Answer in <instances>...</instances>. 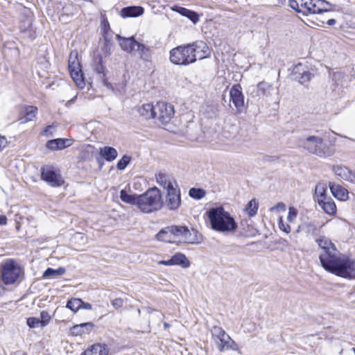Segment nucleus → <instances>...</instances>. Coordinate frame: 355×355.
Segmentation results:
<instances>
[{
	"label": "nucleus",
	"mask_w": 355,
	"mask_h": 355,
	"mask_svg": "<svg viewBox=\"0 0 355 355\" xmlns=\"http://www.w3.org/2000/svg\"><path fill=\"white\" fill-rule=\"evenodd\" d=\"M207 216L211 228L217 232H232L238 227L234 218L223 207L210 209L207 211Z\"/></svg>",
	"instance_id": "nucleus-1"
},
{
	"label": "nucleus",
	"mask_w": 355,
	"mask_h": 355,
	"mask_svg": "<svg viewBox=\"0 0 355 355\" xmlns=\"http://www.w3.org/2000/svg\"><path fill=\"white\" fill-rule=\"evenodd\" d=\"M315 241L322 250L319 255L321 266L327 270L340 253L331 241L325 236L315 238Z\"/></svg>",
	"instance_id": "nucleus-2"
},
{
	"label": "nucleus",
	"mask_w": 355,
	"mask_h": 355,
	"mask_svg": "<svg viewBox=\"0 0 355 355\" xmlns=\"http://www.w3.org/2000/svg\"><path fill=\"white\" fill-rule=\"evenodd\" d=\"M137 207L145 213L157 211L162 207V195L159 189L153 187L144 193L138 196Z\"/></svg>",
	"instance_id": "nucleus-3"
},
{
	"label": "nucleus",
	"mask_w": 355,
	"mask_h": 355,
	"mask_svg": "<svg viewBox=\"0 0 355 355\" xmlns=\"http://www.w3.org/2000/svg\"><path fill=\"white\" fill-rule=\"evenodd\" d=\"M300 146L309 153L323 158L330 157L334 153V150L324 142L322 137L317 136H309L302 140Z\"/></svg>",
	"instance_id": "nucleus-4"
},
{
	"label": "nucleus",
	"mask_w": 355,
	"mask_h": 355,
	"mask_svg": "<svg viewBox=\"0 0 355 355\" xmlns=\"http://www.w3.org/2000/svg\"><path fill=\"white\" fill-rule=\"evenodd\" d=\"M327 271L343 278L355 279V259L340 254Z\"/></svg>",
	"instance_id": "nucleus-5"
},
{
	"label": "nucleus",
	"mask_w": 355,
	"mask_h": 355,
	"mask_svg": "<svg viewBox=\"0 0 355 355\" xmlns=\"http://www.w3.org/2000/svg\"><path fill=\"white\" fill-rule=\"evenodd\" d=\"M211 337L219 352L233 350L241 354L238 344L219 326L211 329Z\"/></svg>",
	"instance_id": "nucleus-6"
},
{
	"label": "nucleus",
	"mask_w": 355,
	"mask_h": 355,
	"mask_svg": "<svg viewBox=\"0 0 355 355\" xmlns=\"http://www.w3.org/2000/svg\"><path fill=\"white\" fill-rule=\"evenodd\" d=\"M189 44L180 45L170 51V61L177 65H188L195 62V58L192 54Z\"/></svg>",
	"instance_id": "nucleus-7"
},
{
	"label": "nucleus",
	"mask_w": 355,
	"mask_h": 355,
	"mask_svg": "<svg viewBox=\"0 0 355 355\" xmlns=\"http://www.w3.org/2000/svg\"><path fill=\"white\" fill-rule=\"evenodd\" d=\"M21 274V268L12 260L3 263L0 268V276L3 282L6 285L14 284Z\"/></svg>",
	"instance_id": "nucleus-8"
},
{
	"label": "nucleus",
	"mask_w": 355,
	"mask_h": 355,
	"mask_svg": "<svg viewBox=\"0 0 355 355\" xmlns=\"http://www.w3.org/2000/svg\"><path fill=\"white\" fill-rule=\"evenodd\" d=\"M175 110L173 105L160 101L155 105V122L158 125H166L174 116Z\"/></svg>",
	"instance_id": "nucleus-9"
},
{
	"label": "nucleus",
	"mask_w": 355,
	"mask_h": 355,
	"mask_svg": "<svg viewBox=\"0 0 355 355\" xmlns=\"http://www.w3.org/2000/svg\"><path fill=\"white\" fill-rule=\"evenodd\" d=\"M273 89L272 84L261 81L256 86L250 87V97L256 101H268L271 98Z\"/></svg>",
	"instance_id": "nucleus-10"
},
{
	"label": "nucleus",
	"mask_w": 355,
	"mask_h": 355,
	"mask_svg": "<svg viewBox=\"0 0 355 355\" xmlns=\"http://www.w3.org/2000/svg\"><path fill=\"white\" fill-rule=\"evenodd\" d=\"M171 232L174 239L177 242H184L188 243H198V239L196 236L197 231L192 230L190 231L187 226L182 225H171Z\"/></svg>",
	"instance_id": "nucleus-11"
},
{
	"label": "nucleus",
	"mask_w": 355,
	"mask_h": 355,
	"mask_svg": "<svg viewBox=\"0 0 355 355\" xmlns=\"http://www.w3.org/2000/svg\"><path fill=\"white\" fill-rule=\"evenodd\" d=\"M42 179L53 187L62 186L64 181L60 172L53 166H45L42 168Z\"/></svg>",
	"instance_id": "nucleus-12"
},
{
	"label": "nucleus",
	"mask_w": 355,
	"mask_h": 355,
	"mask_svg": "<svg viewBox=\"0 0 355 355\" xmlns=\"http://www.w3.org/2000/svg\"><path fill=\"white\" fill-rule=\"evenodd\" d=\"M164 205L169 210H176L181 205L180 191L175 185V187H171L166 191Z\"/></svg>",
	"instance_id": "nucleus-13"
},
{
	"label": "nucleus",
	"mask_w": 355,
	"mask_h": 355,
	"mask_svg": "<svg viewBox=\"0 0 355 355\" xmlns=\"http://www.w3.org/2000/svg\"><path fill=\"white\" fill-rule=\"evenodd\" d=\"M191 47L192 54L195 58V62L198 60L209 58L211 55V51L208 45L203 41H196L189 44Z\"/></svg>",
	"instance_id": "nucleus-14"
},
{
	"label": "nucleus",
	"mask_w": 355,
	"mask_h": 355,
	"mask_svg": "<svg viewBox=\"0 0 355 355\" xmlns=\"http://www.w3.org/2000/svg\"><path fill=\"white\" fill-rule=\"evenodd\" d=\"M230 101L232 102L238 112H243L244 108V96L240 85H234L230 91Z\"/></svg>",
	"instance_id": "nucleus-15"
},
{
	"label": "nucleus",
	"mask_w": 355,
	"mask_h": 355,
	"mask_svg": "<svg viewBox=\"0 0 355 355\" xmlns=\"http://www.w3.org/2000/svg\"><path fill=\"white\" fill-rule=\"evenodd\" d=\"M335 175L340 180L355 184V172L343 165H336L332 167Z\"/></svg>",
	"instance_id": "nucleus-16"
},
{
	"label": "nucleus",
	"mask_w": 355,
	"mask_h": 355,
	"mask_svg": "<svg viewBox=\"0 0 355 355\" xmlns=\"http://www.w3.org/2000/svg\"><path fill=\"white\" fill-rule=\"evenodd\" d=\"M294 78L300 84L306 85L311 79L312 74L302 64H297L293 69Z\"/></svg>",
	"instance_id": "nucleus-17"
},
{
	"label": "nucleus",
	"mask_w": 355,
	"mask_h": 355,
	"mask_svg": "<svg viewBox=\"0 0 355 355\" xmlns=\"http://www.w3.org/2000/svg\"><path fill=\"white\" fill-rule=\"evenodd\" d=\"M116 38L119 41V45L123 51L128 53H132L136 51L139 42L135 40L134 37H123L116 35Z\"/></svg>",
	"instance_id": "nucleus-18"
},
{
	"label": "nucleus",
	"mask_w": 355,
	"mask_h": 355,
	"mask_svg": "<svg viewBox=\"0 0 355 355\" xmlns=\"http://www.w3.org/2000/svg\"><path fill=\"white\" fill-rule=\"evenodd\" d=\"M72 144V140L68 139H55L46 142V146L51 150H62L70 146Z\"/></svg>",
	"instance_id": "nucleus-19"
},
{
	"label": "nucleus",
	"mask_w": 355,
	"mask_h": 355,
	"mask_svg": "<svg viewBox=\"0 0 355 355\" xmlns=\"http://www.w3.org/2000/svg\"><path fill=\"white\" fill-rule=\"evenodd\" d=\"M93 327L94 324L92 322H85L80 324H76L70 329V334L73 336L88 334L92 331Z\"/></svg>",
	"instance_id": "nucleus-20"
},
{
	"label": "nucleus",
	"mask_w": 355,
	"mask_h": 355,
	"mask_svg": "<svg viewBox=\"0 0 355 355\" xmlns=\"http://www.w3.org/2000/svg\"><path fill=\"white\" fill-rule=\"evenodd\" d=\"M329 189L332 195L339 200H347L348 199V191L339 184L329 182Z\"/></svg>",
	"instance_id": "nucleus-21"
},
{
	"label": "nucleus",
	"mask_w": 355,
	"mask_h": 355,
	"mask_svg": "<svg viewBox=\"0 0 355 355\" xmlns=\"http://www.w3.org/2000/svg\"><path fill=\"white\" fill-rule=\"evenodd\" d=\"M144 9L141 6H127L123 8L120 11V15L123 18L137 17L143 15Z\"/></svg>",
	"instance_id": "nucleus-22"
},
{
	"label": "nucleus",
	"mask_w": 355,
	"mask_h": 355,
	"mask_svg": "<svg viewBox=\"0 0 355 355\" xmlns=\"http://www.w3.org/2000/svg\"><path fill=\"white\" fill-rule=\"evenodd\" d=\"M95 71L99 76L100 79L101 80L103 84L109 89H110L112 92H113L115 94H119V91L115 90L113 87L112 85L107 82V79L105 78V69L104 67L102 64V59L99 58V60L98 62V64L96 65Z\"/></svg>",
	"instance_id": "nucleus-23"
},
{
	"label": "nucleus",
	"mask_w": 355,
	"mask_h": 355,
	"mask_svg": "<svg viewBox=\"0 0 355 355\" xmlns=\"http://www.w3.org/2000/svg\"><path fill=\"white\" fill-rule=\"evenodd\" d=\"M138 112L145 119H153L155 120V105L151 103L144 104L139 107Z\"/></svg>",
	"instance_id": "nucleus-24"
},
{
	"label": "nucleus",
	"mask_w": 355,
	"mask_h": 355,
	"mask_svg": "<svg viewBox=\"0 0 355 355\" xmlns=\"http://www.w3.org/2000/svg\"><path fill=\"white\" fill-rule=\"evenodd\" d=\"M20 30L24 38L32 41L36 37V31L32 26V21L31 19L26 20L24 22V25L21 24Z\"/></svg>",
	"instance_id": "nucleus-25"
},
{
	"label": "nucleus",
	"mask_w": 355,
	"mask_h": 355,
	"mask_svg": "<svg viewBox=\"0 0 355 355\" xmlns=\"http://www.w3.org/2000/svg\"><path fill=\"white\" fill-rule=\"evenodd\" d=\"M173 11H175L180 14L182 16L186 17L189 19L193 24H196L199 21L198 15L191 10H189L186 8L180 7L178 6H175L172 8Z\"/></svg>",
	"instance_id": "nucleus-26"
},
{
	"label": "nucleus",
	"mask_w": 355,
	"mask_h": 355,
	"mask_svg": "<svg viewBox=\"0 0 355 355\" xmlns=\"http://www.w3.org/2000/svg\"><path fill=\"white\" fill-rule=\"evenodd\" d=\"M171 230V226L166 227L162 229L157 234L156 238L158 241L174 243H177V241L174 239L173 233Z\"/></svg>",
	"instance_id": "nucleus-27"
},
{
	"label": "nucleus",
	"mask_w": 355,
	"mask_h": 355,
	"mask_svg": "<svg viewBox=\"0 0 355 355\" xmlns=\"http://www.w3.org/2000/svg\"><path fill=\"white\" fill-rule=\"evenodd\" d=\"M99 155L107 162H112L118 156L117 150L111 146H104L100 148Z\"/></svg>",
	"instance_id": "nucleus-28"
},
{
	"label": "nucleus",
	"mask_w": 355,
	"mask_h": 355,
	"mask_svg": "<svg viewBox=\"0 0 355 355\" xmlns=\"http://www.w3.org/2000/svg\"><path fill=\"white\" fill-rule=\"evenodd\" d=\"M156 180L157 183L163 187L166 191H168L171 187H175V182H173L169 175L167 174L159 172L156 175Z\"/></svg>",
	"instance_id": "nucleus-29"
},
{
	"label": "nucleus",
	"mask_w": 355,
	"mask_h": 355,
	"mask_svg": "<svg viewBox=\"0 0 355 355\" xmlns=\"http://www.w3.org/2000/svg\"><path fill=\"white\" fill-rule=\"evenodd\" d=\"M139 55V58L144 62H151L153 51L149 46L139 43L137 49Z\"/></svg>",
	"instance_id": "nucleus-30"
},
{
	"label": "nucleus",
	"mask_w": 355,
	"mask_h": 355,
	"mask_svg": "<svg viewBox=\"0 0 355 355\" xmlns=\"http://www.w3.org/2000/svg\"><path fill=\"white\" fill-rule=\"evenodd\" d=\"M318 203L326 214L333 216L336 213V204L331 198L322 200V202H319Z\"/></svg>",
	"instance_id": "nucleus-31"
},
{
	"label": "nucleus",
	"mask_w": 355,
	"mask_h": 355,
	"mask_svg": "<svg viewBox=\"0 0 355 355\" xmlns=\"http://www.w3.org/2000/svg\"><path fill=\"white\" fill-rule=\"evenodd\" d=\"M171 257L174 266H180L183 268H187L190 266L189 260L182 253L177 252Z\"/></svg>",
	"instance_id": "nucleus-32"
},
{
	"label": "nucleus",
	"mask_w": 355,
	"mask_h": 355,
	"mask_svg": "<svg viewBox=\"0 0 355 355\" xmlns=\"http://www.w3.org/2000/svg\"><path fill=\"white\" fill-rule=\"evenodd\" d=\"M101 28L105 40V43L107 45L112 38V33L110 30V24L107 18L103 17L101 21Z\"/></svg>",
	"instance_id": "nucleus-33"
},
{
	"label": "nucleus",
	"mask_w": 355,
	"mask_h": 355,
	"mask_svg": "<svg viewBox=\"0 0 355 355\" xmlns=\"http://www.w3.org/2000/svg\"><path fill=\"white\" fill-rule=\"evenodd\" d=\"M66 272V270L63 267H59L57 269H53L52 268H48L43 273L42 277L44 279H54L58 278L62 275H64Z\"/></svg>",
	"instance_id": "nucleus-34"
},
{
	"label": "nucleus",
	"mask_w": 355,
	"mask_h": 355,
	"mask_svg": "<svg viewBox=\"0 0 355 355\" xmlns=\"http://www.w3.org/2000/svg\"><path fill=\"white\" fill-rule=\"evenodd\" d=\"M327 185L324 183H318L315 188V197L318 202L327 200Z\"/></svg>",
	"instance_id": "nucleus-35"
},
{
	"label": "nucleus",
	"mask_w": 355,
	"mask_h": 355,
	"mask_svg": "<svg viewBox=\"0 0 355 355\" xmlns=\"http://www.w3.org/2000/svg\"><path fill=\"white\" fill-rule=\"evenodd\" d=\"M92 355H108L110 349L105 344L96 343L89 347Z\"/></svg>",
	"instance_id": "nucleus-36"
},
{
	"label": "nucleus",
	"mask_w": 355,
	"mask_h": 355,
	"mask_svg": "<svg viewBox=\"0 0 355 355\" xmlns=\"http://www.w3.org/2000/svg\"><path fill=\"white\" fill-rule=\"evenodd\" d=\"M68 62L69 71H74L76 70L81 69V66L78 59V53L76 51L71 52Z\"/></svg>",
	"instance_id": "nucleus-37"
},
{
	"label": "nucleus",
	"mask_w": 355,
	"mask_h": 355,
	"mask_svg": "<svg viewBox=\"0 0 355 355\" xmlns=\"http://www.w3.org/2000/svg\"><path fill=\"white\" fill-rule=\"evenodd\" d=\"M70 75L75 82L76 85L79 88H84L85 86V82L82 73V69L76 70L74 71H69Z\"/></svg>",
	"instance_id": "nucleus-38"
},
{
	"label": "nucleus",
	"mask_w": 355,
	"mask_h": 355,
	"mask_svg": "<svg viewBox=\"0 0 355 355\" xmlns=\"http://www.w3.org/2000/svg\"><path fill=\"white\" fill-rule=\"evenodd\" d=\"M37 113V108L34 106H28L26 107L24 110V117L22 119L24 120V123H26L32 121L36 116Z\"/></svg>",
	"instance_id": "nucleus-39"
},
{
	"label": "nucleus",
	"mask_w": 355,
	"mask_h": 355,
	"mask_svg": "<svg viewBox=\"0 0 355 355\" xmlns=\"http://www.w3.org/2000/svg\"><path fill=\"white\" fill-rule=\"evenodd\" d=\"M121 200L126 203L137 206L138 196L128 194L124 189L120 191Z\"/></svg>",
	"instance_id": "nucleus-40"
},
{
	"label": "nucleus",
	"mask_w": 355,
	"mask_h": 355,
	"mask_svg": "<svg viewBox=\"0 0 355 355\" xmlns=\"http://www.w3.org/2000/svg\"><path fill=\"white\" fill-rule=\"evenodd\" d=\"M258 209V202L255 199H252L247 205L245 211L249 215L252 217L256 215Z\"/></svg>",
	"instance_id": "nucleus-41"
},
{
	"label": "nucleus",
	"mask_w": 355,
	"mask_h": 355,
	"mask_svg": "<svg viewBox=\"0 0 355 355\" xmlns=\"http://www.w3.org/2000/svg\"><path fill=\"white\" fill-rule=\"evenodd\" d=\"M316 2V6L313 9V14L321 13L328 10L327 7L329 3L324 0H314Z\"/></svg>",
	"instance_id": "nucleus-42"
},
{
	"label": "nucleus",
	"mask_w": 355,
	"mask_h": 355,
	"mask_svg": "<svg viewBox=\"0 0 355 355\" xmlns=\"http://www.w3.org/2000/svg\"><path fill=\"white\" fill-rule=\"evenodd\" d=\"M303 229L305 230V232L308 235L315 236V238L318 237V235L320 230L313 223H309L304 224Z\"/></svg>",
	"instance_id": "nucleus-43"
},
{
	"label": "nucleus",
	"mask_w": 355,
	"mask_h": 355,
	"mask_svg": "<svg viewBox=\"0 0 355 355\" xmlns=\"http://www.w3.org/2000/svg\"><path fill=\"white\" fill-rule=\"evenodd\" d=\"M83 304V301L80 299H71L67 303V307L73 312L77 311L80 308H81Z\"/></svg>",
	"instance_id": "nucleus-44"
},
{
	"label": "nucleus",
	"mask_w": 355,
	"mask_h": 355,
	"mask_svg": "<svg viewBox=\"0 0 355 355\" xmlns=\"http://www.w3.org/2000/svg\"><path fill=\"white\" fill-rule=\"evenodd\" d=\"M304 3V0H289L290 7L298 12L305 13Z\"/></svg>",
	"instance_id": "nucleus-45"
},
{
	"label": "nucleus",
	"mask_w": 355,
	"mask_h": 355,
	"mask_svg": "<svg viewBox=\"0 0 355 355\" xmlns=\"http://www.w3.org/2000/svg\"><path fill=\"white\" fill-rule=\"evenodd\" d=\"M205 194L206 193L202 189L191 188L189 191V196L196 200L202 199Z\"/></svg>",
	"instance_id": "nucleus-46"
},
{
	"label": "nucleus",
	"mask_w": 355,
	"mask_h": 355,
	"mask_svg": "<svg viewBox=\"0 0 355 355\" xmlns=\"http://www.w3.org/2000/svg\"><path fill=\"white\" fill-rule=\"evenodd\" d=\"M130 157L128 155H123L117 162L116 168L118 170L122 171L126 168L130 162Z\"/></svg>",
	"instance_id": "nucleus-47"
},
{
	"label": "nucleus",
	"mask_w": 355,
	"mask_h": 355,
	"mask_svg": "<svg viewBox=\"0 0 355 355\" xmlns=\"http://www.w3.org/2000/svg\"><path fill=\"white\" fill-rule=\"evenodd\" d=\"M316 6V2L314 0H304V10L305 13L313 14V8Z\"/></svg>",
	"instance_id": "nucleus-48"
},
{
	"label": "nucleus",
	"mask_w": 355,
	"mask_h": 355,
	"mask_svg": "<svg viewBox=\"0 0 355 355\" xmlns=\"http://www.w3.org/2000/svg\"><path fill=\"white\" fill-rule=\"evenodd\" d=\"M51 316L46 311H42L40 313V321L41 322V327H46L50 322Z\"/></svg>",
	"instance_id": "nucleus-49"
},
{
	"label": "nucleus",
	"mask_w": 355,
	"mask_h": 355,
	"mask_svg": "<svg viewBox=\"0 0 355 355\" xmlns=\"http://www.w3.org/2000/svg\"><path fill=\"white\" fill-rule=\"evenodd\" d=\"M27 324L30 328H36L41 327V322L40 318L31 317L27 319Z\"/></svg>",
	"instance_id": "nucleus-50"
},
{
	"label": "nucleus",
	"mask_w": 355,
	"mask_h": 355,
	"mask_svg": "<svg viewBox=\"0 0 355 355\" xmlns=\"http://www.w3.org/2000/svg\"><path fill=\"white\" fill-rule=\"evenodd\" d=\"M279 227L282 231L286 232V234L290 233L291 230V226L288 224L284 223L282 218H279Z\"/></svg>",
	"instance_id": "nucleus-51"
},
{
	"label": "nucleus",
	"mask_w": 355,
	"mask_h": 355,
	"mask_svg": "<svg viewBox=\"0 0 355 355\" xmlns=\"http://www.w3.org/2000/svg\"><path fill=\"white\" fill-rule=\"evenodd\" d=\"M297 211L296 209H295L294 207H289L287 220L289 222H292L297 217Z\"/></svg>",
	"instance_id": "nucleus-52"
},
{
	"label": "nucleus",
	"mask_w": 355,
	"mask_h": 355,
	"mask_svg": "<svg viewBox=\"0 0 355 355\" xmlns=\"http://www.w3.org/2000/svg\"><path fill=\"white\" fill-rule=\"evenodd\" d=\"M111 304L114 309H119L123 306L124 301L122 298L119 297L113 300Z\"/></svg>",
	"instance_id": "nucleus-53"
},
{
	"label": "nucleus",
	"mask_w": 355,
	"mask_h": 355,
	"mask_svg": "<svg viewBox=\"0 0 355 355\" xmlns=\"http://www.w3.org/2000/svg\"><path fill=\"white\" fill-rule=\"evenodd\" d=\"M270 210L271 211H274V210L285 211L286 210V205L283 202H279L275 206L271 207Z\"/></svg>",
	"instance_id": "nucleus-54"
},
{
	"label": "nucleus",
	"mask_w": 355,
	"mask_h": 355,
	"mask_svg": "<svg viewBox=\"0 0 355 355\" xmlns=\"http://www.w3.org/2000/svg\"><path fill=\"white\" fill-rule=\"evenodd\" d=\"M159 264L164 266H174L172 257L168 260H162L159 261Z\"/></svg>",
	"instance_id": "nucleus-55"
},
{
	"label": "nucleus",
	"mask_w": 355,
	"mask_h": 355,
	"mask_svg": "<svg viewBox=\"0 0 355 355\" xmlns=\"http://www.w3.org/2000/svg\"><path fill=\"white\" fill-rule=\"evenodd\" d=\"M7 139L5 137L0 135V151L6 146Z\"/></svg>",
	"instance_id": "nucleus-56"
},
{
	"label": "nucleus",
	"mask_w": 355,
	"mask_h": 355,
	"mask_svg": "<svg viewBox=\"0 0 355 355\" xmlns=\"http://www.w3.org/2000/svg\"><path fill=\"white\" fill-rule=\"evenodd\" d=\"M52 128H53L52 125H48L44 128V132L46 134V137H52L53 136V133L51 132Z\"/></svg>",
	"instance_id": "nucleus-57"
},
{
	"label": "nucleus",
	"mask_w": 355,
	"mask_h": 355,
	"mask_svg": "<svg viewBox=\"0 0 355 355\" xmlns=\"http://www.w3.org/2000/svg\"><path fill=\"white\" fill-rule=\"evenodd\" d=\"M7 218L5 215L0 216V225H5L7 224Z\"/></svg>",
	"instance_id": "nucleus-58"
},
{
	"label": "nucleus",
	"mask_w": 355,
	"mask_h": 355,
	"mask_svg": "<svg viewBox=\"0 0 355 355\" xmlns=\"http://www.w3.org/2000/svg\"><path fill=\"white\" fill-rule=\"evenodd\" d=\"M81 307L87 310H91L92 309V304L89 303H85L84 302Z\"/></svg>",
	"instance_id": "nucleus-59"
},
{
	"label": "nucleus",
	"mask_w": 355,
	"mask_h": 355,
	"mask_svg": "<svg viewBox=\"0 0 355 355\" xmlns=\"http://www.w3.org/2000/svg\"><path fill=\"white\" fill-rule=\"evenodd\" d=\"M327 24L329 26H333L336 24V20L334 19H330L327 21Z\"/></svg>",
	"instance_id": "nucleus-60"
},
{
	"label": "nucleus",
	"mask_w": 355,
	"mask_h": 355,
	"mask_svg": "<svg viewBox=\"0 0 355 355\" xmlns=\"http://www.w3.org/2000/svg\"><path fill=\"white\" fill-rule=\"evenodd\" d=\"M80 355H92L91 350L89 348L85 349Z\"/></svg>",
	"instance_id": "nucleus-61"
},
{
	"label": "nucleus",
	"mask_w": 355,
	"mask_h": 355,
	"mask_svg": "<svg viewBox=\"0 0 355 355\" xmlns=\"http://www.w3.org/2000/svg\"><path fill=\"white\" fill-rule=\"evenodd\" d=\"M76 96H74V97H73V98H71V100H69V101L67 102V105L74 103V101H76Z\"/></svg>",
	"instance_id": "nucleus-62"
},
{
	"label": "nucleus",
	"mask_w": 355,
	"mask_h": 355,
	"mask_svg": "<svg viewBox=\"0 0 355 355\" xmlns=\"http://www.w3.org/2000/svg\"><path fill=\"white\" fill-rule=\"evenodd\" d=\"M334 78H336L337 77H340L342 74L340 73H334Z\"/></svg>",
	"instance_id": "nucleus-63"
},
{
	"label": "nucleus",
	"mask_w": 355,
	"mask_h": 355,
	"mask_svg": "<svg viewBox=\"0 0 355 355\" xmlns=\"http://www.w3.org/2000/svg\"><path fill=\"white\" fill-rule=\"evenodd\" d=\"M164 326L165 329L168 328L170 327L169 324H168L167 322H164Z\"/></svg>",
	"instance_id": "nucleus-64"
}]
</instances>
